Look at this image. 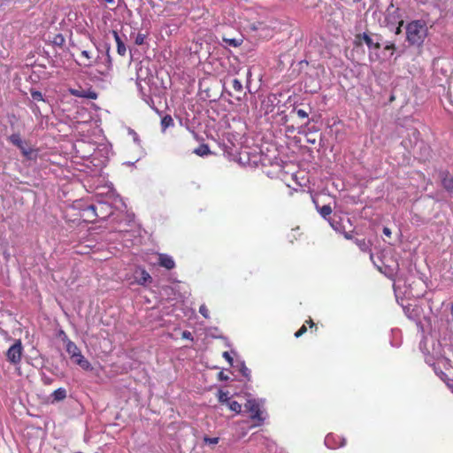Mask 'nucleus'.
<instances>
[{
    "label": "nucleus",
    "instance_id": "obj_35",
    "mask_svg": "<svg viewBox=\"0 0 453 453\" xmlns=\"http://www.w3.org/2000/svg\"><path fill=\"white\" fill-rule=\"evenodd\" d=\"M84 91H85L84 89H75V88H71L70 89V93L73 96H75L77 97H81V96H79V95H83Z\"/></svg>",
    "mask_w": 453,
    "mask_h": 453
},
{
    "label": "nucleus",
    "instance_id": "obj_27",
    "mask_svg": "<svg viewBox=\"0 0 453 453\" xmlns=\"http://www.w3.org/2000/svg\"><path fill=\"white\" fill-rule=\"evenodd\" d=\"M224 42L226 44H228L229 46L237 47V46H240L242 44V39H236V38H232V39L224 38Z\"/></svg>",
    "mask_w": 453,
    "mask_h": 453
},
{
    "label": "nucleus",
    "instance_id": "obj_44",
    "mask_svg": "<svg viewBox=\"0 0 453 453\" xmlns=\"http://www.w3.org/2000/svg\"><path fill=\"white\" fill-rule=\"evenodd\" d=\"M402 27L403 26L397 25V27H395V35H400L402 33Z\"/></svg>",
    "mask_w": 453,
    "mask_h": 453
},
{
    "label": "nucleus",
    "instance_id": "obj_16",
    "mask_svg": "<svg viewBox=\"0 0 453 453\" xmlns=\"http://www.w3.org/2000/svg\"><path fill=\"white\" fill-rule=\"evenodd\" d=\"M194 153L199 157H204L211 154V151L208 146V144L202 143L196 149L194 150Z\"/></svg>",
    "mask_w": 453,
    "mask_h": 453
},
{
    "label": "nucleus",
    "instance_id": "obj_47",
    "mask_svg": "<svg viewBox=\"0 0 453 453\" xmlns=\"http://www.w3.org/2000/svg\"><path fill=\"white\" fill-rule=\"evenodd\" d=\"M330 225H331V226H332V227H334V229H337V228H336V224H334L333 222H330Z\"/></svg>",
    "mask_w": 453,
    "mask_h": 453
},
{
    "label": "nucleus",
    "instance_id": "obj_21",
    "mask_svg": "<svg viewBox=\"0 0 453 453\" xmlns=\"http://www.w3.org/2000/svg\"><path fill=\"white\" fill-rule=\"evenodd\" d=\"M218 399H219V402L223 403V404H227L231 399L229 397V392L227 391H223V390H219L218 392Z\"/></svg>",
    "mask_w": 453,
    "mask_h": 453
},
{
    "label": "nucleus",
    "instance_id": "obj_17",
    "mask_svg": "<svg viewBox=\"0 0 453 453\" xmlns=\"http://www.w3.org/2000/svg\"><path fill=\"white\" fill-rule=\"evenodd\" d=\"M174 125L173 119L171 115L166 114L161 119V128L162 131L165 132L166 128L173 127Z\"/></svg>",
    "mask_w": 453,
    "mask_h": 453
},
{
    "label": "nucleus",
    "instance_id": "obj_3",
    "mask_svg": "<svg viewBox=\"0 0 453 453\" xmlns=\"http://www.w3.org/2000/svg\"><path fill=\"white\" fill-rule=\"evenodd\" d=\"M382 36L378 34H374L372 35H368L367 33L357 34L355 36V44L357 46L362 45V42H364L369 49L379 50L381 47L380 41Z\"/></svg>",
    "mask_w": 453,
    "mask_h": 453
},
{
    "label": "nucleus",
    "instance_id": "obj_15",
    "mask_svg": "<svg viewBox=\"0 0 453 453\" xmlns=\"http://www.w3.org/2000/svg\"><path fill=\"white\" fill-rule=\"evenodd\" d=\"M81 56L84 58V60L80 64L84 67H90L93 65V56L88 50H82Z\"/></svg>",
    "mask_w": 453,
    "mask_h": 453
},
{
    "label": "nucleus",
    "instance_id": "obj_6",
    "mask_svg": "<svg viewBox=\"0 0 453 453\" xmlns=\"http://www.w3.org/2000/svg\"><path fill=\"white\" fill-rule=\"evenodd\" d=\"M23 352L21 342H15L7 350L6 357L12 364L17 365L20 362Z\"/></svg>",
    "mask_w": 453,
    "mask_h": 453
},
{
    "label": "nucleus",
    "instance_id": "obj_1",
    "mask_svg": "<svg viewBox=\"0 0 453 453\" xmlns=\"http://www.w3.org/2000/svg\"><path fill=\"white\" fill-rule=\"evenodd\" d=\"M406 40L413 46H421L427 36L428 29L422 20H413L407 24Z\"/></svg>",
    "mask_w": 453,
    "mask_h": 453
},
{
    "label": "nucleus",
    "instance_id": "obj_29",
    "mask_svg": "<svg viewBox=\"0 0 453 453\" xmlns=\"http://www.w3.org/2000/svg\"><path fill=\"white\" fill-rule=\"evenodd\" d=\"M396 50V46L394 42H388L384 46V50L390 51V56L394 55L395 51Z\"/></svg>",
    "mask_w": 453,
    "mask_h": 453
},
{
    "label": "nucleus",
    "instance_id": "obj_42",
    "mask_svg": "<svg viewBox=\"0 0 453 453\" xmlns=\"http://www.w3.org/2000/svg\"><path fill=\"white\" fill-rule=\"evenodd\" d=\"M343 236L347 240H353L352 234L350 233H349V232H344L343 233Z\"/></svg>",
    "mask_w": 453,
    "mask_h": 453
},
{
    "label": "nucleus",
    "instance_id": "obj_5",
    "mask_svg": "<svg viewBox=\"0 0 453 453\" xmlns=\"http://www.w3.org/2000/svg\"><path fill=\"white\" fill-rule=\"evenodd\" d=\"M188 1L178 0L177 2H168L165 6V11L170 12L171 15H179L187 17L189 14V8L187 5Z\"/></svg>",
    "mask_w": 453,
    "mask_h": 453
},
{
    "label": "nucleus",
    "instance_id": "obj_48",
    "mask_svg": "<svg viewBox=\"0 0 453 453\" xmlns=\"http://www.w3.org/2000/svg\"><path fill=\"white\" fill-rule=\"evenodd\" d=\"M451 316H452V320H453V304L451 306Z\"/></svg>",
    "mask_w": 453,
    "mask_h": 453
},
{
    "label": "nucleus",
    "instance_id": "obj_43",
    "mask_svg": "<svg viewBox=\"0 0 453 453\" xmlns=\"http://www.w3.org/2000/svg\"><path fill=\"white\" fill-rule=\"evenodd\" d=\"M383 234L387 236H390L391 235V230L388 228V227H384L383 228Z\"/></svg>",
    "mask_w": 453,
    "mask_h": 453
},
{
    "label": "nucleus",
    "instance_id": "obj_22",
    "mask_svg": "<svg viewBox=\"0 0 453 453\" xmlns=\"http://www.w3.org/2000/svg\"><path fill=\"white\" fill-rule=\"evenodd\" d=\"M22 155L28 160H35L37 158L38 152L36 150L28 148L27 150H24Z\"/></svg>",
    "mask_w": 453,
    "mask_h": 453
},
{
    "label": "nucleus",
    "instance_id": "obj_37",
    "mask_svg": "<svg viewBox=\"0 0 453 453\" xmlns=\"http://www.w3.org/2000/svg\"><path fill=\"white\" fill-rule=\"evenodd\" d=\"M181 336L183 339L193 340L192 334L189 331H183Z\"/></svg>",
    "mask_w": 453,
    "mask_h": 453
},
{
    "label": "nucleus",
    "instance_id": "obj_33",
    "mask_svg": "<svg viewBox=\"0 0 453 453\" xmlns=\"http://www.w3.org/2000/svg\"><path fill=\"white\" fill-rule=\"evenodd\" d=\"M294 111L300 119H306L309 116V113L303 109L294 110Z\"/></svg>",
    "mask_w": 453,
    "mask_h": 453
},
{
    "label": "nucleus",
    "instance_id": "obj_20",
    "mask_svg": "<svg viewBox=\"0 0 453 453\" xmlns=\"http://www.w3.org/2000/svg\"><path fill=\"white\" fill-rule=\"evenodd\" d=\"M316 208L319 214L324 218L326 219L331 213H332V208L330 205H323L322 207H319L318 204H316Z\"/></svg>",
    "mask_w": 453,
    "mask_h": 453
},
{
    "label": "nucleus",
    "instance_id": "obj_2",
    "mask_svg": "<svg viewBox=\"0 0 453 453\" xmlns=\"http://www.w3.org/2000/svg\"><path fill=\"white\" fill-rule=\"evenodd\" d=\"M87 213H92V219H88L89 222H94L97 219H106L112 214V208L108 203L98 202L96 204L88 205L85 208Z\"/></svg>",
    "mask_w": 453,
    "mask_h": 453
},
{
    "label": "nucleus",
    "instance_id": "obj_38",
    "mask_svg": "<svg viewBox=\"0 0 453 453\" xmlns=\"http://www.w3.org/2000/svg\"><path fill=\"white\" fill-rule=\"evenodd\" d=\"M304 324H305V325H309V326H310L311 328H313V327H314V328H315V330H317V329H318L317 325L313 322V320H312L311 319H307V320L305 321V323H304Z\"/></svg>",
    "mask_w": 453,
    "mask_h": 453
},
{
    "label": "nucleus",
    "instance_id": "obj_36",
    "mask_svg": "<svg viewBox=\"0 0 453 453\" xmlns=\"http://www.w3.org/2000/svg\"><path fill=\"white\" fill-rule=\"evenodd\" d=\"M204 441L209 444H217L219 442V438L218 437H212V438L205 437Z\"/></svg>",
    "mask_w": 453,
    "mask_h": 453
},
{
    "label": "nucleus",
    "instance_id": "obj_18",
    "mask_svg": "<svg viewBox=\"0 0 453 453\" xmlns=\"http://www.w3.org/2000/svg\"><path fill=\"white\" fill-rule=\"evenodd\" d=\"M66 351L67 353L70 355V357H73L74 356H76L78 353L81 352L80 349L77 347V345L69 341L66 344Z\"/></svg>",
    "mask_w": 453,
    "mask_h": 453
},
{
    "label": "nucleus",
    "instance_id": "obj_30",
    "mask_svg": "<svg viewBox=\"0 0 453 453\" xmlns=\"http://www.w3.org/2000/svg\"><path fill=\"white\" fill-rule=\"evenodd\" d=\"M199 312L200 314L205 318V319H209L210 315H209V310L207 308V306L205 304H202L200 307H199Z\"/></svg>",
    "mask_w": 453,
    "mask_h": 453
},
{
    "label": "nucleus",
    "instance_id": "obj_24",
    "mask_svg": "<svg viewBox=\"0 0 453 453\" xmlns=\"http://www.w3.org/2000/svg\"><path fill=\"white\" fill-rule=\"evenodd\" d=\"M226 405L232 411L237 414L242 411V405L236 401H230Z\"/></svg>",
    "mask_w": 453,
    "mask_h": 453
},
{
    "label": "nucleus",
    "instance_id": "obj_7",
    "mask_svg": "<svg viewBox=\"0 0 453 453\" xmlns=\"http://www.w3.org/2000/svg\"><path fill=\"white\" fill-rule=\"evenodd\" d=\"M245 408L250 413V418L252 420H257L259 423L264 421V418L261 416L262 412L260 406L256 400H248L245 404Z\"/></svg>",
    "mask_w": 453,
    "mask_h": 453
},
{
    "label": "nucleus",
    "instance_id": "obj_26",
    "mask_svg": "<svg viewBox=\"0 0 453 453\" xmlns=\"http://www.w3.org/2000/svg\"><path fill=\"white\" fill-rule=\"evenodd\" d=\"M30 93H31V96H32L33 100L37 101V102H41V101L44 102V98H43L42 92H40L38 90L31 89Z\"/></svg>",
    "mask_w": 453,
    "mask_h": 453
},
{
    "label": "nucleus",
    "instance_id": "obj_28",
    "mask_svg": "<svg viewBox=\"0 0 453 453\" xmlns=\"http://www.w3.org/2000/svg\"><path fill=\"white\" fill-rule=\"evenodd\" d=\"M82 98H88V99H96L97 98V93L94 90L88 89L85 90L83 95H80Z\"/></svg>",
    "mask_w": 453,
    "mask_h": 453
},
{
    "label": "nucleus",
    "instance_id": "obj_23",
    "mask_svg": "<svg viewBox=\"0 0 453 453\" xmlns=\"http://www.w3.org/2000/svg\"><path fill=\"white\" fill-rule=\"evenodd\" d=\"M9 141L17 147H21L23 141L21 140V137L19 134H12L9 137Z\"/></svg>",
    "mask_w": 453,
    "mask_h": 453
},
{
    "label": "nucleus",
    "instance_id": "obj_40",
    "mask_svg": "<svg viewBox=\"0 0 453 453\" xmlns=\"http://www.w3.org/2000/svg\"><path fill=\"white\" fill-rule=\"evenodd\" d=\"M82 217H84V220H86V221H88V222H89L88 219H92V218H91V217H92V213H91V212L87 213V212L85 211V209H84V210H83V213H82Z\"/></svg>",
    "mask_w": 453,
    "mask_h": 453
},
{
    "label": "nucleus",
    "instance_id": "obj_31",
    "mask_svg": "<svg viewBox=\"0 0 453 453\" xmlns=\"http://www.w3.org/2000/svg\"><path fill=\"white\" fill-rule=\"evenodd\" d=\"M145 38H146L145 35L139 33V34H137V35L134 39V43L136 45H142V44H143Z\"/></svg>",
    "mask_w": 453,
    "mask_h": 453
},
{
    "label": "nucleus",
    "instance_id": "obj_11",
    "mask_svg": "<svg viewBox=\"0 0 453 453\" xmlns=\"http://www.w3.org/2000/svg\"><path fill=\"white\" fill-rule=\"evenodd\" d=\"M158 264L160 266L172 270L175 267V262L172 257L166 254H159Z\"/></svg>",
    "mask_w": 453,
    "mask_h": 453
},
{
    "label": "nucleus",
    "instance_id": "obj_46",
    "mask_svg": "<svg viewBox=\"0 0 453 453\" xmlns=\"http://www.w3.org/2000/svg\"><path fill=\"white\" fill-rule=\"evenodd\" d=\"M330 225H331V226H332V227H334V229H337V228H336V224H334L333 222H330Z\"/></svg>",
    "mask_w": 453,
    "mask_h": 453
},
{
    "label": "nucleus",
    "instance_id": "obj_10",
    "mask_svg": "<svg viewBox=\"0 0 453 453\" xmlns=\"http://www.w3.org/2000/svg\"><path fill=\"white\" fill-rule=\"evenodd\" d=\"M71 359L74 364L78 365L81 368H82L85 371H91L93 369L91 364L88 362V360H87L84 357L81 352L78 353Z\"/></svg>",
    "mask_w": 453,
    "mask_h": 453
},
{
    "label": "nucleus",
    "instance_id": "obj_39",
    "mask_svg": "<svg viewBox=\"0 0 453 453\" xmlns=\"http://www.w3.org/2000/svg\"><path fill=\"white\" fill-rule=\"evenodd\" d=\"M223 357H225V359H226L229 362L230 365L233 364V357L227 351H225L223 353Z\"/></svg>",
    "mask_w": 453,
    "mask_h": 453
},
{
    "label": "nucleus",
    "instance_id": "obj_12",
    "mask_svg": "<svg viewBox=\"0 0 453 453\" xmlns=\"http://www.w3.org/2000/svg\"><path fill=\"white\" fill-rule=\"evenodd\" d=\"M354 242L361 251L370 252V257H371V258H372L373 254L371 250V246H372L371 242L366 241L365 238L355 239Z\"/></svg>",
    "mask_w": 453,
    "mask_h": 453
},
{
    "label": "nucleus",
    "instance_id": "obj_32",
    "mask_svg": "<svg viewBox=\"0 0 453 453\" xmlns=\"http://www.w3.org/2000/svg\"><path fill=\"white\" fill-rule=\"evenodd\" d=\"M307 332V326L305 324H303L296 333L295 336L296 338L301 337L303 334H304Z\"/></svg>",
    "mask_w": 453,
    "mask_h": 453
},
{
    "label": "nucleus",
    "instance_id": "obj_8",
    "mask_svg": "<svg viewBox=\"0 0 453 453\" xmlns=\"http://www.w3.org/2000/svg\"><path fill=\"white\" fill-rule=\"evenodd\" d=\"M442 187L449 192L453 191V176L447 171L440 173Z\"/></svg>",
    "mask_w": 453,
    "mask_h": 453
},
{
    "label": "nucleus",
    "instance_id": "obj_25",
    "mask_svg": "<svg viewBox=\"0 0 453 453\" xmlns=\"http://www.w3.org/2000/svg\"><path fill=\"white\" fill-rule=\"evenodd\" d=\"M52 43L58 46H63L65 44V37L61 34H57L51 40Z\"/></svg>",
    "mask_w": 453,
    "mask_h": 453
},
{
    "label": "nucleus",
    "instance_id": "obj_19",
    "mask_svg": "<svg viewBox=\"0 0 453 453\" xmlns=\"http://www.w3.org/2000/svg\"><path fill=\"white\" fill-rule=\"evenodd\" d=\"M52 397L54 401H62L66 397V390L59 388L52 393Z\"/></svg>",
    "mask_w": 453,
    "mask_h": 453
},
{
    "label": "nucleus",
    "instance_id": "obj_13",
    "mask_svg": "<svg viewBox=\"0 0 453 453\" xmlns=\"http://www.w3.org/2000/svg\"><path fill=\"white\" fill-rule=\"evenodd\" d=\"M111 33H112L113 38L117 43L118 54L120 56H125L127 49H126V46H125L124 42H122L121 38L119 37V33L116 30H112Z\"/></svg>",
    "mask_w": 453,
    "mask_h": 453
},
{
    "label": "nucleus",
    "instance_id": "obj_4",
    "mask_svg": "<svg viewBox=\"0 0 453 453\" xmlns=\"http://www.w3.org/2000/svg\"><path fill=\"white\" fill-rule=\"evenodd\" d=\"M384 23L388 27H391L395 25H403L400 9L395 7L393 4H391L385 12Z\"/></svg>",
    "mask_w": 453,
    "mask_h": 453
},
{
    "label": "nucleus",
    "instance_id": "obj_41",
    "mask_svg": "<svg viewBox=\"0 0 453 453\" xmlns=\"http://www.w3.org/2000/svg\"><path fill=\"white\" fill-rule=\"evenodd\" d=\"M219 378L220 380H228V376L226 375L223 372H220L219 373Z\"/></svg>",
    "mask_w": 453,
    "mask_h": 453
},
{
    "label": "nucleus",
    "instance_id": "obj_9",
    "mask_svg": "<svg viewBox=\"0 0 453 453\" xmlns=\"http://www.w3.org/2000/svg\"><path fill=\"white\" fill-rule=\"evenodd\" d=\"M135 281L142 286H145L152 281V278L145 269H139L135 272Z\"/></svg>",
    "mask_w": 453,
    "mask_h": 453
},
{
    "label": "nucleus",
    "instance_id": "obj_14",
    "mask_svg": "<svg viewBox=\"0 0 453 453\" xmlns=\"http://www.w3.org/2000/svg\"><path fill=\"white\" fill-rule=\"evenodd\" d=\"M232 89L234 94H232V96H234L236 99H241V95L242 94V84L238 79H234L232 81Z\"/></svg>",
    "mask_w": 453,
    "mask_h": 453
},
{
    "label": "nucleus",
    "instance_id": "obj_45",
    "mask_svg": "<svg viewBox=\"0 0 453 453\" xmlns=\"http://www.w3.org/2000/svg\"><path fill=\"white\" fill-rule=\"evenodd\" d=\"M18 148L20 150L21 153H23L24 150H27L28 149L27 147L25 146L24 142H22L21 147H18Z\"/></svg>",
    "mask_w": 453,
    "mask_h": 453
},
{
    "label": "nucleus",
    "instance_id": "obj_34",
    "mask_svg": "<svg viewBox=\"0 0 453 453\" xmlns=\"http://www.w3.org/2000/svg\"><path fill=\"white\" fill-rule=\"evenodd\" d=\"M240 372L245 378H247L248 380H250V371L248 367H246L245 365H242Z\"/></svg>",
    "mask_w": 453,
    "mask_h": 453
}]
</instances>
